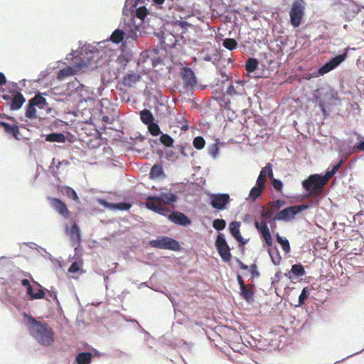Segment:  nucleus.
<instances>
[{"label": "nucleus", "mask_w": 364, "mask_h": 364, "mask_svg": "<svg viewBox=\"0 0 364 364\" xmlns=\"http://www.w3.org/2000/svg\"><path fill=\"white\" fill-rule=\"evenodd\" d=\"M341 166V160L334 166L331 171H328L325 175L313 174L309 176L306 180L302 182L304 188L309 192L310 196H318L323 191L328 180L337 172Z\"/></svg>", "instance_id": "obj_1"}, {"label": "nucleus", "mask_w": 364, "mask_h": 364, "mask_svg": "<svg viewBox=\"0 0 364 364\" xmlns=\"http://www.w3.org/2000/svg\"><path fill=\"white\" fill-rule=\"evenodd\" d=\"M27 326L31 336L41 345L50 346L54 341V332L47 324L29 317Z\"/></svg>", "instance_id": "obj_2"}, {"label": "nucleus", "mask_w": 364, "mask_h": 364, "mask_svg": "<svg viewBox=\"0 0 364 364\" xmlns=\"http://www.w3.org/2000/svg\"><path fill=\"white\" fill-rule=\"evenodd\" d=\"M305 14V3L304 0H294L289 11L290 23L294 27H299Z\"/></svg>", "instance_id": "obj_3"}, {"label": "nucleus", "mask_w": 364, "mask_h": 364, "mask_svg": "<svg viewBox=\"0 0 364 364\" xmlns=\"http://www.w3.org/2000/svg\"><path fill=\"white\" fill-rule=\"evenodd\" d=\"M89 62L87 60H84L76 57L75 58V61L72 67L68 66L58 71L57 78L58 80H63L69 76L76 75L78 72L87 68Z\"/></svg>", "instance_id": "obj_4"}, {"label": "nucleus", "mask_w": 364, "mask_h": 364, "mask_svg": "<svg viewBox=\"0 0 364 364\" xmlns=\"http://www.w3.org/2000/svg\"><path fill=\"white\" fill-rule=\"evenodd\" d=\"M47 106L48 102L46 98L42 97L40 94L36 95L28 101V104L26 108V117L31 119H36L38 114L36 107L38 109H45Z\"/></svg>", "instance_id": "obj_5"}, {"label": "nucleus", "mask_w": 364, "mask_h": 364, "mask_svg": "<svg viewBox=\"0 0 364 364\" xmlns=\"http://www.w3.org/2000/svg\"><path fill=\"white\" fill-rule=\"evenodd\" d=\"M308 208L309 205L305 204L290 206L278 212L272 219L273 220L289 221Z\"/></svg>", "instance_id": "obj_6"}, {"label": "nucleus", "mask_w": 364, "mask_h": 364, "mask_svg": "<svg viewBox=\"0 0 364 364\" xmlns=\"http://www.w3.org/2000/svg\"><path fill=\"white\" fill-rule=\"evenodd\" d=\"M149 244L152 247L162 250H170L173 251L180 250L178 242L167 236H163L153 240L150 241Z\"/></svg>", "instance_id": "obj_7"}, {"label": "nucleus", "mask_w": 364, "mask_h": 364, "mask_svg": "<svg viewBox=\"0 0 364 364\" xmlns=\"http://www.w3.org/2000/svg\"><path fill=\"white\" fill-rule=\"evenodd\" d=\"M215 247L218 250V252L221 257V259L224 262H230L231 259V253L230 249L223 236V235L220 234L218 235L216 241H215Z\"/></svg>", "instance_id": "obj_8"}, {"label": "nucleus", "mask_w": 364, "mask_h": 364, "mask_svg": "<svg viewBox=\"0 0 364 364\" xmlns=\"http://www.w3.org/2000/svg\"><path fill=\"white\" fill-rule=\"evenodd\" d=\"M210 203L211 206L218 210L226 208V205L230 203V196L227 193L211 194L210 196Z\"/></svg>", "instance_id": "obj_9"}, {"label": "nucleus", "mask_w": 364, "mask_h": 364, "mask_svg": "<svg viewBox=\"0 0 364 364\" xmlns=\"http://www.w3.org/2000/svg\"><path fill=\"white\" fill-rule=\"evenodd\" d=\"M50 203L52 208L62 217L68 219L70 217V212L66 204L61 200L56 198H50Z\"/></svg>", "instance_id": "obj_10"}, {"label": "nucleus", "mask_w": 364, "mask_h": 364, "mask_svg": "<svg viewBox=\"0 0 364 364\" xmlns=\"http://www.w3.org/2000/svg\"><path fill=\"white\" fill-rule=\"evenodd\" d=\"M181 77L185 88H192L197 84L194 72L188 67H184L181 70Z\"/></svg>", "instance_id": "obj_11"}, {"label": "nucleus", "mask_w": 364, "mask_h": 364, "mask_svg": "<svg viewBox=\"0 0 364 364\" xmlns=\"http://www.w3.org/2000/svg\"><path fill=\"white\" fill-rule=\"evenodd\" d=\"M21 284L26 287L27 294L31 296V299H40L45 296V292L42 288H39L37 292L33 291V286L31 285L29 281L26 279L21 280Z\"/></svg>", "instance_id": "obj_12"}, {"label": "nucleus", "mask_w": 364, "mask_h": 364, "mask_svg": "<svg viewBox=\"0 0 364 364\" xmlns=\"http://www.w3.org/2000/svg\"><path fill=\"white\" fill-rule=\"evenodd\" d=\"M171 221L176 225L186 226L191 223V220L183 213L181 212H173L168 215Z\"/></svg>", "instance_id": "obj_13"}, {"label": "nucleus", "mask_w": 364, "mask_h": 364, "mask_svg": "<svg viewBox=\"0 0 364 364\" xmlns=\"http://www.w3.org/2000/svg\"><path fill=\"white\" fill-rule=\"evenodd\" d=\"M341 63V54L336 55L330 61L323 65L318 71V74L324 75L331 70H333L336 67Z\"/></svg>", "instance_id": "obj_14"}, {"label": "nucleus", "mask_w": 364, "mask_h": 364, "mask_svg": "<svg viewBox=\"0 0 364 364\" xmlns=\"http://www.w3.org/2000/svg\"><path fill=\"white\" fill-rule=\"evenodd\" d=\"M146 207L151 210L160 215L166 216L169 215L168 214L170 213V210L165 207L163 204H161L159 202L154 203V201H146Z\"/></svg>", "instance_id": "obj_15"}, {"label": "nucleus", "mask_w": 364, "mask_h": 364, "mask_svg": "<svg viewBox=\"0 0 364 364\" xmlns=\"http://www.w3.org/2000/svg\"><path fill=\"white\" fill-rule=\"evenodd\" d=\"M240 222L233 221L230 223L229 230L232 235L237 242H240L242 245H245L247 242V240H245L241 235L240 231Z\"/></svg>", "instance_id": "obj_16"}, {"label": "nucleus", "mask_w": 364, "mask_h": 364, "mask_svg": "<svg viewBox=\"0 0 364 364\" xmlns=\"http://www.w3.org/2000/svg\"><path fill=\"white\" fill-rule=\"evenodd\" d=\"M141 76L139 73L132 71L124 75L122 80V84L127 87H132L139 82Z\"/></svg>", "instance_id": "obj_17"}, {"label": "nucleus", "mask_w": 364, "mask_h": 364, "mask_svg": "<svg viewBox=\"0 0 364 364\" xmlns=\"http://www.w3.org/2000/svg\"><path fill=\"white\" fill-rule=\"evenodd\" d=\"M148 201L159 202L161 204H169L176 200V196L173 193H162L160 196H149L147 198Z\"/></svg>", "instance_id": "obj_18"}, {"label": "nucleus", "mask_w": 364, "mask_h": 364, "mask_svg": "<svg viewBox=\"0 0 364 364\" xmlns=\"http://www.w3.org/2000/svg\"><path fill=\"white\" fill-rule=\"evenodd\" d=\"M1 127L7 134L11 135L15 139H20L19 128L16 124H10L2 119Z\"/></svg>", "instance_id": "obj_19"}, {"label": "nucleus", "mask_w": 364, "mask_h": 364, "mask_svg": "<svg viewBox=\"0 0 364 364\" xmlns=\"http://www.w3.org/2000/svg\"><path fill=\"white\" fill-rule=\"evenodd\" d=\"M306 272L304 267L301 264H296L292 265L291 270L285 274V276L287 277L289 279H292V274L296 277H301L305 275Z\"/></svg>", "instance_id": "obj_20"}, {"label": "nucleus", "mask_w": 364, "mask_h": 364, "mask_svg": "<svg viewBox=\"0 0 364 364\" xmlns=\"http://www.w3.org/2000/svg\"><path fill=\"white\" fill-rule=\"evenodd\" d=\"M99 203L103 205L105 208H112V209H119L122 210H127L130 208L131 205L127 203H119L116 204L109 203L104 199H99Z\"/></svg>", "instance_id": "obj_21"}, {"label": "nucleus", "mask_w": 364, "mask_h": 364, "mask_svg": "<svg viewBox=\"0 0 364 364\" xmlns=\"http://www.w3.org/2000/svg\"><path fill=\"white\" fill-rule=\"evenodd\" d=\"M24 102V97L21 92H18L14 95L10 107L13 110H17L21 107Z\"/></svg>", "instance_id": "obj_22"}, {"label": "nucleus", "mask_w": 364, "mask_h": 364, "mask_svg": "<svg viewBox=\"0 0 364 364\" xmlns=\"http://www.w3.org/2000/svg\"><path fill=\"white\" fill-rule=\"evenodd\" d=\"M66 232L72 240L79 241L80 239V230L76 223H74L70 228H66Z\"/></svg>", "instance_id": "obj_23"}, {"label": "nucleus", "mask_w": 364, "mask_h": 364, "mask_svg": "<svg viewBox=\"0 0 364 364\" xmlns=\"http://www.w3.org/2000/svg\"><path fill=\"white\" fill-rule=\"evenodd\" d=\"M60 191L64 196H66L67 197L72 198L75 202H79L80 200L77 196V194L73 188L69 186H63L61 188Z\"/></svg>", "instance_id": "obj_24"}, {"label": "nucleus", "mask_w": 364, "mask_h": 364, "mask_svg": "<svg viewBox=\"0 0 364 364\" xmlns=\"http://www.w3.org/2000/svg\"><path fill=\"white\" fill-rule=\"evenodd\" d=\"M140 118L141 122L146 125L151 124L154 120L152 113L146 109L140 112Z\"/></svg>", "instance_id": "obj_25"}, {"label": "nucleus", "mask_w": 364, "mask_h": 364, "mask_svg": "<svg viewBox=\"0 0 364 364\" xmlns=\"http://www.w3.org/2000/svg\"><path fill=\"white\" fill-rule=\"evenodd\" d=\"M92 357V355L90 353H80L76 356L75 360L77 364H90Z\"/></svg>", "instance_id": "obj_26"}, {"label": "nucleus", "mask_w": 364, "mask_h": 364, "mask_svg": "<svg viewBox=\"0 0 364 364\" xmlns=\"http://www.w3.org/2000/svg\"><path fill=\"white\" fill-rule=\"evenodd\" d=\"M46 140L50 142H65V136L62 133H51L46 136Z\"/></svg>", "instance_id": "obj_27"}, {"label": "nucleus", "mask_w": 364, "mask_h": 364, "mask_svg": "<svg viewBox=\"0 0 364 364\" xmlns=\"http://www.w3.org/2000/svg\"><path fill=\"white\" fill-rule=\"evenodd\" d=\"M268 253L273 264L275 265H279L282 261V257L279 255L278 250L276 247L274 249H269Z\"/></svg>", "instance_id": "obj_28"}, {"label": "nucleus", "mask_w": 364, "mask_h": 364, "mask_svg": "<svg viewBox=\"0 0 364 364\" xmlns=\"http://www.w3.org/2000/svg\"><path fill=\"white\" fill-rule=\"evenodd\" d=\"M124 33L120 29H116L111 35L110 40L115 43H119L124 40Z\"/></svg>", "instance_id": "obj_29"}, {"label": "nucleus", "mask_w": 364, "mask_h": 364, "mask_svg": "<svg viewBox=\"0 0 364 364\" xmlns=\"http://www.w3.org/2000/svg\"><path fill=\"white\" fill-rule=\"evenodd\" d=\"M264 188V187L262 186V185L259 186V184L256 183V186L255 187H253L250 192V197L253 200H256L257 198H259L261 196Z\"/></svg>", "instance_id": "obj_30"}, {"label": "nucleus", "mask_w": 364, "mask_h": 364, "mask_svg": "<svg viewBox=\"0 0 364 364\" xmlns=\"http://www.w3.org/2000/svg\"><path fill=\"white\" fill-rule=\"evenodd\" d=\"M276 237H277V242L281 245L283 251L285 252V253H288L290 252V245H289V241L287 240V239H283L279 233L277 234L276 235Z\"/></svg>", "instance_id": "obj_31"}, {"label": "nucleus", "mask_w": 364, "mask_h": 364, "mask_svg": "<svg viewBox=\"0 0 364 364\" xmlns=\"http://www.w3.org/2000/svg\"><path fill=\"white\" fill-rule=\"evenodd\" d=\"M164 174L162 166L158 164H155L152 166L150 171V177L151 178H156Z\"/></svg>", "instance_id": "obj_32"}, {"label": "nucleus", "mask_w": 364, "mask_h": 364, "mask_svg": "<svg viewBox=\"0 0 364 364\" xmlns=\"http://www.w3.org/2000/svg\"><path fill=\"white\" fill-rule=\"evenodd\" d=\"M258 67V60L255 58H249L245 65V69L247 72H254Z\"/></svg>", "instance_id": "obj_33"}, {"label": "nucleus", "mask_w": 364, "mask_h": 364, "mask_svg": "<svg viewBox=\"0 0 364 364\" xmlns=\"http://www.w3.org/2000/svg\"><path fill=\"white\" fill-rule=\"evenodd\" d=\"M254 292L250 289H248L246 285L240 288V295L246 301H249L253 297Z\"/></svg>", "instance_id": "obj_34"}, {"label": "nucleus", "mask_w": 364, "mask_h": 364, "mask_svg": "<svg viewBox=\"0 0 364 364\" xmlns=\"http://www.w3.org/2000/svg\"><path fill=\"white\" fill-rule=\"evenodd\" d=\"M160 141L166 147H171L173 144V138L167 134H162L161 135Z\"/></svg>", "instance_id": "obj_35"}, {"label": "nucleus", "mask_w": 364, "mask_h": 364, "mask_svg": "<svg viewBox=\"0 0 364 364\" xmlns=\"http://www.w3.org/2000/svg\"><path fill=\"white\" fill-rule=\"evenodd\" d=\"M275 210H276L273 207L269 206V203H268L267 206L264 208L262 211V213H261L262 218H272Z\"/></svg>", "instance_id": "obj_36"}, {"label": "nucleus", "mask_w": 364, "mask_h": 364, "mask_svg": "<svg viewBox=\"0 0 364 364\" xmlns=\"http://www.w3.org/2000/svg\"><path fill=\"white\" fill-rule=\"evenodd\" d=\"M223 46L225 48L232 50L237 47V43L234 38H226L223 41Z\"/></svg>", "instance_id": "obj_37"}, {"label": "nucleus", "mask_w": 364, "mask_h": 364, "mask_svg": "<svg viewBox=\"0 0 364 364\" xmlns=\"http://www.w3.org/2000/svg\"><path fill=\"white\" fill-rule=\"evenodd\" d=\"M148 10L145 6H140L135 11V16L141 21H144L148 14Z\"/></svg>", "instance_id": "obj_38"}, {"label": "nucleus", "mask_w": 364, "mask_h": 364, "mask_svg": "<svg viewBox=\"0 0 364 364\" xmlns=\"http://www.w3.org/2000/svg\"><path fill=\"white\" fill-rule=\"evenodd\" d=\"M205 144V141L202 136H196L193 139V145L196 149H202Z\"/></svg>", "instance_id": "obj_39"}, {"label": "nucleus", "mask_w": 364, "mask_h": 364, "mask_svg": "<svg viewBox=\"0 0 364 364\" xmlns=\"http://www.w3.org/2000/svg\"><path fill=\"white\" fill-rule=\"evenodd\" d=\"M260 234L262 235V237L264 240L267 245L268 247H271L272 245L273 242H272V237L270 234L269 230L268 229L267 230L262 231L260 232Z\"/></svg>", "instance_id": "obj_40"}, {"label": "nucleus", "mask_w": 364, "mask_h": 364, "mask_svg": "<svg viewBox=\"0 0 364 364\" xmlns=\"http://www.w3.org/2000/svg\"><path fill=\"white\" fill-rule=\"evenodd\" d=\"M148 129L150 134L153 136H158L161 132L160 127L154 122L148 124Z\"/></svg>", "instance_id": "obj_41"}, {"label": "nucleus", "mask_w": 364, "mask_h": 364, "mask_svg": "<svg viewBox=\"0 0 364 364\" xmlns=\"http://www.w3.org/2000/svg\"><path fill=\"white\" fill-rule=\"evenodd\" d=\"M226 222L223 219H215L213 222V227L217 230H223L225 229Z\"/></svg>", "instance_id": "obj_42"}, {"label": "nucleus", "mask_w": 364, "mask_h": 364, "mask_svg": "<svg viewBox=\"0 0 364 364\" xmlns=\"http://www.w3.org/2000/svg\"><path fill=\"white\" fill-rule=\"evenodd\" d=\"M267 178V171L266 168H262L259 172V176L257 179V183L262 185V186L264 187L265 181Z\"/></svg>", "instance_id": "obj_43"}, {"label": "nucleus", "mask_w": 364, "mask_h": 364, "mask_svg": "<svg viewBox=\"0 0 364 364\" xmlns=\"http://www.w3.org/2000/svg\"><path fill=\"white\" fill-rule=\"evenodd\" d=\"M264 219L265 218H262L260 222H258L257 220L255 221V226L256 229L259 230V232L269 229L267 227V223Z\"/></svg>", "instance_id": "obj_44"}, {"label": "nucleus", "mask_w": 364, "mask_h": 364, "mask_svg": "<svg viewBox=\"0 0 364 364\" xmlns=\"http://www.w3.org/2000/svg\"><path fill=\"white\" fill-rule=\"evenodd\" d=\"M309 296V292L307 287H305L302 289L301 293L300 294L299 296V304L297 306L302 305L304 301L307 299Z\"/></svg>", "instance_id": "obj_45"}, {"label": "nucleus", "mask_w": 364, "mask_h": 364, "mask_svg": "<svg viewBox=\"0 0 364 364\" xmlns=\"http://www.w3.org/2000/svg\"><path fill=\"white\" fill-rule=\"evenodd\" d=\"M286 202L282 200H277L269 203V205L273 207L275 210H279L285 205Z\"/></svg>", "instance_id": "obj_46"}, {"label": "nucleus", "mask_w": 364, "mask_h": 364, "mask_svg": "<svg viewBox=\"0 0 364 364\" xmlns=\"http://www.w3.org/2000/svg\"><path fill=\"white\" fill-rule=\"evenodd\" d=\"M350 6H353L352 3H348V4H343V11L346 14V17L347 18H349L350 17H353L354 16V14H355V11H352V14H348L347 12V10L348 9V8Z\"/></svg>", "instance_id": "obj_47"}, {"label": "nucleus", "mask_w": 364, "mask_h": 364, "mask_svg": "<svg viewBox=\"0 0 364 364\" xmlns=\"http://www.w3.org/2000/svg\"><path fill=\"white\" fill-rule=\"evenodd\" d=\"M264 168H266L267 171V176L272 181L273 179H275L273 176V171H272V166L270 163L267 164Z\"/></svg>", "instance_id": "obj_48"}, {"label": "nucleus", "mask_w": 364, "mask_h": 364, "mask_svg": "<svg viewBox=\"0 0 364 364\" xmlns=\"http://www.w3.org/2000/svg\"><path fill=\"white\" fill-rule=\"evenodd\" d=\"M272 185L278 191H280L283 186L282 181L277 179H273L272 181Z\"/></svg>", "instance_id": "obj_49"}, {"label": "nucleus", "mask_w": 364, "mask_h": 364, "mask_svg": "<svg viewBox=\"0 0 364 364\" xmlns=\"http://www.w3.org/2000/svg\"><path fill=\"white\" fill-rule=\"evenodd\" d=\"M80 270V266L77 262H73L68 269L70 273H75Z\"/></svg>", "instance_id": "obj_50"}, {"label": "nucleus", "mask_w": 364, "mask_h": 364, "mask_svg": "<svg viewBox=\"0 0 364 364\" xmlns=\"http://www.w3.org/2000/svg\"><path fill=\"white\" fill-rule=\"evenodd\" d=\"M250 271L252 275V277H259V272L257 270V266L255 264H252L250 267Z\"/></svg>", "instance_id": "obj_51"}, {"label": "nucleus", "mask_w": 364, "mask_h": 364, "mask_svg": "<svg viewBox=\"0 0 364 364\" xmlns=\"http://www.w3.org/2000/svg\"><path fill=\"white\" fill-rule=\"evenodd\" d=\"M226 92L228 95H233L236 94V91L235 90V87L232 85H230L228 87Z\"/></svg>", "instance_id": "obj_52"}, {"label": "nucleus", "mask_w": 364, "mask_h": 364, "mask_svg": "<svg viewBox=\"0 0 364 364\" xmlns=\"http://www.w3.org/2000/svg\"><path fill=\"white\" fill-rule=\"evenodd\" d=\"M237 262L240 266V267L243 270H248L250 269V267L242 263L240 259H237Z\"/></svg>", "instance_id": "obj_53"}, {"label": "nucleus", "mask_w": 364, "mask_h": 364, "mask_svg": "<svg viewBox=\"0 0 364 364\" xmlns=\"http://www.w3.org/2000/svg\"><path fill=\"white\" fill-rule=\"evenodd\" d=\"M237 279L238 284H239V285H240V289L241 287H242V288H243V287H245V282H244V281H243V279H242V277H241L240 275H237Z\"/></svg>", "instance_id": "obj_54"}, {"label": "nucleus", "mask_w": 364, "mask_h": 364, "mask_svg": "<svg viewBox=\"0 0 364 364\" xmlns=\"http://www.w3.org/2000/svg\"><path fill=\"white\" fill-rule=\"evenodd\" d=\"M355 48H347V49H346L345 52L343 53V57H342L343 62L346 60V58L347 57V55H348V53L349 51H355Z\"/></svg>", "instance_id": "obj_55"}, {"label": "nucleus", "mask_w": 364, "mask_h": 364, "mask_svg": "<svg viewBox=\"0 0 364 364\" xmlns=\"http://www.w3.org/2000/svg\"><path fill=\"white\" fill-rule=\"evenodd\" d=\"M355 149L364 151V141H360L355 146Z\"/></svg>", "instance_id": "obj_56"}, {"label": "nucleus", "mask_w": 364, "mask_h": 364, "mask_svg": "<svg viewBox=\"0 0 364 364\" xmlns=\"http://www.w3.org/2000/svg\"><path fill=\"white\" fill-rule=\"evenodd\" d=\"M6 80L4 73H0V85H3L6 83Z\"/></svg>", "instance_id": "obj_57"}, {"label": "nucleus", "mask_w": 364, "mask_h": 364, "mask_svg": "<svg viewBox=\"0 0 364 364\" xmlns=\"http://www.w3.org/2000/svg\"><path fill=\"white\" fill-rule=\"evenodd\" d=\"M62 165L68 166V165H70V162L68 161H67V160H63L62 161H60L58 163V164L57 165L56 168H59L60 166H62Z\"/></svg>", "instance_id": "obj_58"}, {"label": "nucleus", "mask_w": 364, "mask_h": 364, "mask_svg": "<svg viewBox=\"0 0 364 364\" xmlns=\"http://www.w3.org/2000/svg\"><path fill=\"white\" fill-rule=\"evenodd\" d=\"M178 149L181 152V154L183 156H187V154L185 153L184 146L181 145L178 146Z\"/></svg>", "instance_id": "obj_59"}, {"label": "nucleus", "mask_w": 364, "mask_h": 364, "mask_svg": "<svg viewBox=\"0 0 364 364\" xmlns=\"http://www.w3.org/2000/svg\"><path fill=\"white\" fill-rule=\"evenodd\" d=\"M174 4L180 5L183 4L186 0H171Z\"/></svg>", "instance_id": "obj_60"}, {"label": "nucleus", "mask_w": 364, "mask_h": 364, "mask_svg": "<svg viewBox=\"0 0 364 364\" xmlns=\"http://www.w3.org/2000/svg\"><path fill=\"white\" fill-rule=\"evenodd\" d=\"M153 1L158 5H161L164 3L165 0H153Z\"/></svg>", "instance_id": "obj_61"}, {"label": "nucleus", "mask_w": 364, "mask_h": 364, "mask_svg": "<svg viewBox=\"0 0 364 364\" xmlns=\"http://www.w3.org/2000/svg\"><path fill=\"white\" fill-rule=\"evenodd\" d=\"M204 60L206 61H209V60H210V57L207 55V56L204 57Z\"/></svg>", "instance_id": "obj_62"}, {"label": "nucleus", "mask_w": 364, "mask_h": 364, "mask_svg": "<svg viewBox=\"0 0 364 364\" xmlns=\"http://www.w3.org/2000/svg\"><path fill=\"white\" fill-rule=\"evenodd\" d=\"M4 119V117L0 115V127H1V124H2V119Z\"/></svg>", "instance_id": "obj_63"}, {"label": "nucleus", "mask_w": 364, "mask_h": 364, "mask_svg": "<svg viewBox=\"0 0 364 364\" xmlns=\"http://www.w3.org/2000/svg\"><path fill=\"white\" fill-rule=\"evenodd\" d=\"M181 129L186 131L188 129V126H183Z\"/></svg>", "instance_id": "obj_64"}]
</instances>
